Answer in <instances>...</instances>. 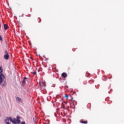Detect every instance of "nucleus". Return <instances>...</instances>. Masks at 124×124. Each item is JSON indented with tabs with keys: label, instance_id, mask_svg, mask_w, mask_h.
Masks as SVG:
<instances>
[{
	"label": "nucleus",
	"instance_id": "1",
	"mask_svg": "<svg viewBox=\"0 0 124 124\" xmlns=\"http://www.w3.org/2000/svg\"><path fill=\"white\" fill-rule=\"evenodd\" d=\"M0 85L2 86V88H3V87H5L6 86V80L5 77L3 74H2L3 70L1 67H0Z\"/></svg>",
	"mask_w": 124,
	"mask_h": 124
},
{
	"label": "nucleus",
	"instance_id": "2",
	"mask_svg": "<svg viewBox=\"0 0 124 124\" xmlns=\"http://www.w3.org/2000/svg\"><path fill=\"white\" fill-rule=\"evenodd\" d=\"M17 120H16V119L14 118L12 119L11 117H9L8 119H7L5 122L6 124H10V123H9V121H10V122H11L12 123H13V124H16L17 123L18 124H21V121L20 120V117L18 116H17L16 117Z\"/></svg>",
	"mask_w": 124,
	"mask_h": 124
},
{
	"label": "nucleus",
	"instance_id": "3",
	"mask_svg": "<svg viewBox=\"0 0 124 124\" xmlns=\"http://www.w3.org/2000/svg\"><path fill=\"white\" fill-rule=\"evenodd\" d=\"M4 58L5 60H8L9 59V55L8 54V52L6 50L5 51V54L4 55Z\"/></svg>",
	"mask_w": 124,
	"mask_h": 124
},
{
	"label": "nucleus",
	"instance_id": "4",
	"mask_svg": "<svg viewBox=\"0 0 124 124\" xmlns=\"http://www.w3.org/2000/svg\"><path fill=\"white\" fill-rule=\"evenodd\" d=\"M62 77H63V78H66L67 77V75L65 73H63L62 74Z\"/></svg>",
	"mask_w": 124,
	"mask_h": 124
},
{
	"label": "nucleus",
	"instance_id": "5",
	"mask_svg": "<svg viewBox=\"0 0 124 124\" xmlns=\"http://www.w3.org/2000/svg\"><path fill=\"white\" fill-rule=\"evenodd\" d=\"M39 84L40 85V86H42V87H46V85H45V83L44 82H41V81L39 82Z\"/></svg>",
	"mask_w": 124,
	"mask_h": 124
},
{
	"label": "nucleus",
	"instance_id": "6",
	"mask_svg": "<svg viewBox=\"0 0 124 124\" xmlns=\"http://www.w3.org/2000/svg\"><path fill=\"white\" fill-rule=\"evenodd\" d=\"M80 123H81V124H88V121H84L83 120H81L80 121Z\"/></svg>",
	"mask_w": 124,
	"mask_h": 124
},
{
	"label": "nucleus",
	"instance_id": "7",
	"mask_svg": "<svg viewBox=\"0 0 124 124\" xmlns=\"http://www.w3.org/2000/svg\"><path fill=\"white\" fill-rule=\"evenodd\" d=\"M16 101H18V102H21V101H22L21 98H20L19 97H16Z\"/></svg>",
	"mask_w": 124,
	"mask_h": 124
},
{
	"label": "nucleus",
	"instance_id": "8",
	"mask_svg": "<svg viewBox=\"0 0 124 124\" xmlns=\"http://www.w3.org/2000/svg\"><path fill=\"white\" fill-rule=\"evenodd\" d=\"M4 30L5 31H6V30H7V29H8V25L7 24H4Z\"/></svg>",
	"mask_w": 124,
	"mask_h": 124
},
{
	"label": "nucleus",
	"instance_id": "9",
	"mask_svg": "<svg viewBox=\"0 0 124 124\" xmlns=\"http://www.w3.org/2000/svg\"><path fill=\"white\" fill-rule=\"evenodd\" d=\"M26 79H27V78H24V79L22 81V85H25L26 83Z\"/></svg>",
	"mask_w": 124,
	"mask_h": 124
},
{
	"label": "nucleus",
	"instance_id": "10",
	"mask_svg": "<svg viewBox=\"0 0 124 124\" xmlns=\"http://www.w3.org/2000/svg\"><path fill=\"white\" fill-rule=\"evenodd\" d=\"M0 41H2V37L0 35Z\"/></svg>",
	"mask_w": 124,
	"mask_h": 124
},
{
	"label": "nucleus",
	"instance_id": "11",
	"mask_svg": "<svg viewBox=\"0 0 124 124\" xmlns=\"http://www.w3.org/2000/svg\"><path fill=\"white\" fill-rule=\"evenodd\" d=\"M32 74H33L34 75H35L36 74V71H34L33 72H31Z\"/></svg>",
	"mask_w": 124,
	"mask_h": 124
},
{
	"label": "nucleus",
	"instance_id": "12",
	"mask_svg": "<svg viewBox=\"0 0 124 124\" xmlns=\"http://www.w3.org/2000/svg\"><path fill=\"white\" fill-rule=\"evenodd\" d=\"M65 97L66 98H68V95H67V94H65Z\"/></svg>",
	"mask_w": 124,
	"mask_h": 124
},
{
	"label": "nucleus",
	"instance_id": "13",
	"mask_svg": "<svg viewBox=\"0 0 124 124\" xmlns=\"http://www.w3.org/2000/svg\"><path fill=\"white\" fill-rule=\"evenodd\" d=\"M21 124H26V123H25V122H22Z\"/></svg>",
	"mask_w": 124,
	"mask_h": 124
}]
</instances>
